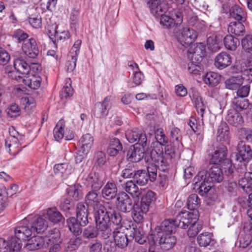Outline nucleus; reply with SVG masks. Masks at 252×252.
<instances>
[{"instance_id":"nucleus-20","label":"nucleus","mask_w":252,"mask_h":252,"mask_svg":"<svg viewBox=\"0 0 252 252\" xmlns=\"http://www.w3.org/2000/svg\"><path fill=\"white\" fill-rule=\"evenodd\" d=\"M94 142L93 136L90 133L83 135L78 141V146L84 154H87L92 148Z\"/></svg>"},{"instance_id":"nucleus-13","label":"nucleus","mask_w":252,"mask_h":252,"mask_svg":"<svg viewBox=\"0 0 252 252\" xmlns=\"http://www.w3.org/2000/svg\"><path fill=\"white\" fill-rule=\"evenodd\" d=\"M111 101V96H107L103 102H97L94 107V115L97 118H103L106 116L108 113V107Z\"/></svg>"},{"instance_id":"nucleus-3","label":"nucleus","mask_w":252,"mask_h":252,"mask_svg":"<svg viewBox=\"0 0 252 252\" xmlns=\"http://www.w3.org/2000/svg\"><path fill=\"white\" fill-rule=\"evenodd\" d=\"M237 152L231 155V161L234 164L245 168L247 163L252 159V150L245 142L240 141L237 146Z\"/></svg>"},{"instance_id":"nucleus-48","label":"nucleus","mask_w":252,"mask_h":252,"mask_svg":"<svg viewBox=\"0 0 252 252\" xmlns=\"http://www.w3.org/2000/svg\"><path fill=\"white\" fill-rule=\"evenodd\" d=\"M69 197H72L74 200L78 201L83 198L82 188L79 184H75L70 187L67 191Z\"/></svg>"},{"instance_id":"nucleus-21","label":"nucleus","mask_w":252,"mask_h":252,"mask_svg":"<svg viewBox=\"0 0 252 252\" xmlns=\"http://www.w3.org/2000/svg\"><path fill=\"white\" fill-rule=\"evenodd\" d=\"M231 56L225 52L218 54L215 59L214 64L219 69H223L231 64Z\"/></svg>"},{"instance_id":"nucleus-23","label":"nucleus","mask_w":252,"mask_h":252,"mask_svg":"<svg viewBox=\"0 0 252 252\" xmlns=\"http://www.w3.org/2000/svg\"><path fill=\"white\" fill-rule=\"evenodd\" d=\"M47 221L42 217L35 216L30 223L33 232L39 233L44 232L48 227Z\"/></svg>"},{"instance_id":"nucleus-6","label":"nucleus","mask_w":252,"mask_h":252,"mask_svg":"<svg viewBox=\"0 0 252 252\" xmlns=\"http://www.w3.org/2000/svg\"><path fill=\"white\" fill-rule=\"evenodd\" d=\"M176 36L178 42L182 46L187 48L196 39L197 33L193 29L185 28Z\"/></svg>"},{"instance_id":"nucleus-64","label":"nucleus","mask_w":252,"mask_h":252,"mask_svg":"<svg viewBox=\"0 0 252 252\" xmlns=\"http://www.w3.org/2000/svg\"><path fill=\"white\" fill-rule=\"evenodd\" d=\"M248 174H246L244 178H241L239 181V186L246 192H249L252 191V188L250 187L251 182L249 179Z\"/></svg>"},{"instance_id":"nucleus-22","label":"nucleus","mask_w":252,"mask_h":252,"mask_svg":"<svg viewBox=\"0 0 252 252\" xmlns=\"http://www.w3.org/2000/svg\"><path fill=\"white\" fill-rule=\"evenodd\" d=\"M135 181L132 180L127 181L122 185L123 189L125 192L129 194L133 198L139 199L141 194V189L135 183Z\"/></svg>"},{"instance_id":"nucleus-47","label":"nucleus","mask_w":252,"mask_h":252,"mask_svg":"<svg viewBox=\"0 0 252 252\" xmlns=\"http://www.w3.org/2000/svg\"><path fill=\"white\" fill-rule=\"evenodd\" d=\"M221 76L218 73L209 72L206 73L203 78L204 83L212 86H217L220 83Z\"/></svg>"},{"instance_id":"nucleus-18","label":"nucleus","mask_w":252,"mask_h":252,"mask_svg":"<svg viewBox=\"0 0 252 252\" xmlns=\"http://www.w3.org/2000/svg\"><path fill=\"white\" fill-rule=\"evenodd\" d=\"M84 184L93 189L99 190L103 186L102 178L98 173L94 172L90 174L85 179Z\"/></svg>"},{"instance_id":"nucleus-42","label":"nucleus","mask_w":252,"mask_h":252,"mask_svg":"<svg viewBox=\"0 0 252 252\" xmlns=\"http://www.w3.org/2000/svg\"><path fill=\"white\" fill-rule=\"evenodd\" d=\"M243 22H231L228 27V32L237 36H240L245 32Z\"/></svg>"},{"instance_id":"nucleus-32","label":"nucleus","mask_w":252,"mask_h":252,"mask_svg":"<svg viewBox=\"0 0 252 252\" xmlns=\"http://www.w3.org/2000/svg\"><path fill=\"white\" fill-rule=\"evenodd\" d=\"M14 67L18 72L23 75H28L30 72V64L24 59L18 57L14 59Z\"/></svg>"},{"instance_id":"nucleus-59","label":"nucleus","mask_w":252,"mask_h":252,"mask_svg":"<svg viewBox=\"0 0 252 252\" xmlns=\"http://www.w3.org/2000/svg\"><path fill=\"white\" fill-rule=\"evenodd\" d=\"M74 203L71 199L68 196L63 197L60 204V208L63 211H68L72 209Z\"/></svg>"},{"instance_id":"nucleus-45","label":"nucleus","mask_w":252,"mask_h":252,"mask_svg":"<svg viewBox=\"0 0 252 252\" xmlns=\"http://www.w3.org/2000/svg\"><path fill=\"white\" fill-rule=\"evenodd\" d=\"M217 140L225 141L229 138V127L225 122H221L219 126L217 131Z\"/></svg>"},{"instance_id":"nucleus-54","label":"nucleus","mask_w":252,"mask_h":252,"mask_svg":"<svg viewBox=\"0 0 252 252\" xmlns=\"http://www.w3.org/2000/svg\"><path fill=\"white\" fill-rule=\"evenodd\" d=\"M182 148H177V144L171 143L170 144L167 145L165 147V155L167 158L171 159L175 157V155L181 150Z\"/></svg>"},{"instance_id":"nucleus-58","label":"nucleus","mask_w":252,"mask_h":252,"mask_svg":"<svg viewBox=\"0 0 252 252\" xmlns=\"http://www.w3.org/2000/svg\"><path fill=\"white\" fill-rule=\"evenodd\" d=\"M241 45L245 52H252V35L248 34L243 37L241 40Z\"/></svg>"},{"instance_id":"nucleus-57","label":"nucleus","mask_w":252,"mask_h":252,"mask_svg":"<svg viewBox=\"0 0 252 252\" xmlns=\"http://www.w3.org/2000/svg\"><path fill=\"white\" fill-rule=\"evenodd\" d=\"M64 124L63 121H60L57 124L53 131L54 137L57 141H59L64 137Z\"/></svg>"},{"instance_id":"nucleus-50","label":"nucleus","mask_w":252,"mask_h":252,"mask_svg":"<svg viewBox=\"0 0 252 252\" xmlns=\"http://www.w3.org/2000/svg\"><path fill=\"white\" fill-rule=\"evenodd\" d=\"M129 237L134 239L135 242L140 244H143L146 242L143 229L140 227H133L129 234Z\"/></svg>"},{"instance_id":"nucleus-31","label":"nucleus","mask_w":252,"mask_h":252,"mask_svg":"<svg viewBox=\"0 0 252 252\" xmlns=\"http://www.w3.org/2000/svg\"><path fill=\"white\" fill-rule=\"evenodd\" d=\"M66 222L69 230L74 235H79L82 232V227L87 224H82L81 221L78 220L77 218L70 217L67 219Z\"/></svg>"},{"instance_id":"nucleus-52","label":"nucleus","mask_w":252,"mask_h":252,"mask_svg":"<svg viewBox=\"0 0 252 252\" xmlns=\"http://www.w3.org/2000/svg\"><path fill=\"white\" fill-rule=\"evenodd\" d=\"M47 216L48 219L54 223H57L64 220L61 213L56 208L49 209L47 210Z\"/></svg>"},{"instance_id":"nucleus-17","label":"nucleus","mask_w":252,"mask_h":252,"mask_svg":"<svg viewBox=\"0 0 252 252\" xmlns=\"http://www.w3.org/2000/svg\"><path fill=\"white\" fill-rule=\"evenodd\" d=\"M113 238L117 246L121 249L126 248L130 240L121 227L116 228L113 232Z\"/></svg>"},{"instance_id":"nucleus-41","label":"nucleus","mask_w":252,"mask_h":252,"mask_svg":"<svg viewBox=\"0 0 252 252\" xmlns=\"http://www.w3.org/2000/svg\"><path fill=\"white\" fill-rule=\"evenodd\" d=\"M224 84L226 89L232 91L236 90L242 85L238 75L232 76L226 79L224 82Z\"/></svg>"},{"instance_id":"nucleus-7","label":"nucleus","mask_w":252,"mask_h":252,"mask_svg":"<svg viewBox=\"0 0 252 252\" xmlns=\"http://www.w3.org/2000/svg\"><path fill=\"white\" fill-rule=\"evenodd\" d=\"M206 47L202 43H197L187 51V57L189 61L200 63L205 53Z\"/></svg>"},{"instance_id":"nucleus-56","label":"nucleus","mask_w":252,"mask_h":252,"mask_svg":"<svg viewBox=\"0 0 252 252\" xmlns=\"http://www.w3.org/2000/svg\"><path fill=\"white\" fill-rule=\"evenodd\" d=\"M155 134L157 142L160 146H165L168 143V138L166 136L163 129H157L155 131Z\"/></svg>"},{"instance_id":"nucleus-30","label":"nucleus","mask_w":252,"mask_h":252,"mask_svg":"<svg viewBox=\"0 0 252 252\" xmlns=\"http://www.w3.org/2000/svg\"><path fill=\"white\" fill-rule=\"evenodd\" d=\"M23 139H17L16 138L7 137L5 140V147L8 149L9 153L15 155L21 151L19 146L21 145Z\"/></svg>"},{"instance_id":"nucleus-63","label":"nucleus","mask_w":252,"mask_h":252,"mask_svg":"<svg viewBox=\"0 0 252 252\" xmlns=\"http://www.w3.org/2000/svg\"><path fill=\"white\" fill-rule=\"evenodd\" d=\"M160 24L165 28H170L175 26L174 19L170 16L166 15L165 13L160 16Z\"/></svg>"},{"instance_id":"nucleus-24","label":"nucleus","mask_w":252,"mask_h":252,"mask_svg":"<svg viewBox=\"0 0 252 252\" xmlns=\"http://www.w3.org/2000/svg\"><path fill=\"white\" fill-rule=\"evenodd\" d=\"M118 193L116 184L113 182H108L102 189V197L106 200H112L115 198Z\"/></svg>"},{"instance_id":"nucleus-16","label":"nucleus","mask_w":252,"mask_h":252,"mask_svg":"<svg viewBox=\"0 0 252 252\" xmlns=\"http://www.w3.org/2000/svg\"><path fill=\"white\" fill-rule=\"evenodd\" d=\"M32 231L30 223L26 225H19L15 229V237L11 238H16L17 241L21 243L22 241H26L31 236Z\"/></svg>"},{"instance_id":"nucleus-34","label":"nucleus","mask_w":252,"mask_h":252,"mask_svg":"<svg viewBox=\"0 0 252 252\" xmlns=\"http://www.w3.org/2000/svg\"><path fill=\"white\" fill-rule=\"evenodd\" d=\"M229 14L231 18L238 22H245L246 20V13L238 5L235 4L231 6Z\"/></svg>"},{"instance_id":"nucleus-60","label":"nucleus","mask_w":252,"mask_h":252,"mask_svg":"<svg viewBox=\"0 0 252 252\" xmlns=\"http://www.w3.org/2000/svg\"><path fill=\"white\" fill-rule=\"evenodd\" d=\"M77 236H73L67 243L66 248L70 251L77 249L82 243V238Z\"/></svg>"},{"instance_id":"nucleus-55","label":"nucleus","mask_w":252,"mask_h":252,"mask_svg":"<svg viewBox=\"0 0 252 252\" xmlns=\"http://www.w3.org/2000/svg\"><path fill=\"white\" fill-rule=\"evenodd\" d=\"M208 48L212 52H216L220 49V42L215 35L208 37L207 40Z\"/></svg>"},{"instance_id":"nucleus-4","label":"nucleus","mask_w":252,"mask_h":252,"mask_svg":"<svg viewBox=\"0 0 252 252\" xmlns=\"http://www.w3.org/2000/svg\"><path fill=\"white\" fill-rule=\"evenodd\" d=\"M152 238L153 245L159 246L164 251L173 249L177 243V238L172 234L158 232L154 233Z\"/></svg>"},{"instance_id":"nucleus-1","label":"nucleus","mask_w":252,"mask_h":252,"mask_svg":"<svg viewBox=\"0 0 252 252\" xmlns=\"http://www.w3.org/2000/svg\"><path fill=\"white\" fill-rule=\"evenodd\" d=\"M94 219L104 238H108L112 234V231L109 225L110 220L113 223L119 225L122 220L120 214L116 212L114 205L110 203L100 205L94 213Z\"/></svg>"},{"instance_id":"nucleus-26","label":"nucleus","mask_w":252,"mask_h":252,"mask_svg":"<svg viewBox=\"0 0 252 252\" xmlns=\"http://www.w3.org/2000/svg\"><path fill=\"white\" fill-rule=\"evenodd\" d=\"M177 227L175 220H165L162 222L159 227L156 228L155 233L162 232L164 234H172Z\"/></svg>"},{"instance_id":"nucleus-40","label":"nucleus","mask_w":252,"mask_h":252,"mask_svg":"<svg viewBox=\"0 0 252 252\" xmlns=\"http://www.w3.org/2000/svg\"><path fill=\"white\" fill-rule=\"evenodd\" d=\"M54 171L55 174H60L64 179H65L72 173V168L69 164L64 163L56 164L54 167Z\"/></svg>"},{"instance_id":"nucleus-53","label":"nucleus","mask_w":252,"mask_h":252,"mask_svg":"<svg viewBox=\"0 0 252 252\" xmlns=\"http://www.w3.org/2000/svg\"><path fill=\"white\" fill-rule=\"evenodd\" d=\"M188 208L192 212L197 210V208L200 206V200L196 194H190L187 200Z\"/></svg>"},{"instance_id":"nucleus-33","label":"nucleus","mask_w":252,"mask_h":252,"mask_svg":"<svg viewBox=\"0 0 252 252\" xmlns=\"http://www.w3.org/2000/svg\"><path fill=\"white\" fill-rule=\"evenodd\" d=\"M27 75L23 80L26 85L34 90L37 89L40 87L42 80L40 76L34 74Z\"/></svg>"},{"instance_id":"nucleus-15","label":"nucleus","mask_w":252,"mask_h":252,"mask_svg":"<svg viewBox=\"0 0 252 252\" xmlns=\"http://www.w3.org/2000/svg\"><path fill=\"white\" fill-rule=\"evenodd\" d=\"M227 149L224 145H220L217 148L214 154L210 159V162L214 165L219 164L221 163L224 164L226 158Z\"/></svg>"},{"instance_id":"nucleus-43","label":"nucleus","mask_w":252,"mask_h":252,"mask_svg":"<svg viewBox=\"0 0 252 252\" xmlns=\"http://www.w3.org/2000/svg\"><path fill=\"white\" fill-rule=\"evenodd\" d=\"M132 218L134 221L137 223H140L143 220V215L149 210L144 211L143 207L138 203H134L132 208Z\"/></svg>"},{"instance_id":"nucleus-12","label":"nucleus","mask_w":252,"mask_h":252,"mask_svg":"<svg viewBox=\"0 0 252 252\" xmlns=\"http://www.w3.org/2000/svg\"><path fill=\"white\" fill-rule=\"evenodd\" d=\"M147 4L151 12L157 18L165 13L168 10L166 1H148Z\"/></svg>"},{"instance_id":"nucleus-38","label":"nucleus","mask_w":252,"mask_h":252,"mask_svg":"<svg viewBox=\"0 0 252 252\" xmlns=\"http://www.w3.org/2000/svg\"><path fill=\"white\" fill-rule=\"evenodd\" d=\"M155 199L156 193L154 191L149 190L141 197L139 205L143 207L144 211L149 210L151 204Z\"/></svg>"},{"instance_id":"nucleus-37","label":"nucleus","mask_w":252,"mask_h":252,"mask_svg":"<svg viewBox=\"0 0 252 252\" xmlns=\"http://www.w3.org/2000/svg\"><path fill=\"white\" fill-rule=\"evenodd\" d=\"M244 228L246 234L244 238H240V243L241 247L245 248L252 244V222L247 225H245Z\"/></svg>"},{"instance_id":"nucleus-36","label":"nucleus","mask_w":252,"mask_h":252,"mask_svg":"<svg viewBox=\"0 0 252 252\" xmlns=\"http://www.w3.org/2000/svg\"><path fill=\"white\" fill-rule=\"evenodd\" d=\"M82 233L84 238L88 239L95 238L98 236V235H99L100 236L104 239H107L104 238L102 236L101 232L99 231L98 226L96 223V226L94 225H89L84 229Z\"/></svg>"},{"instance_id":"nucleus-51","label":"nucleus","mask_w":252,"mask_h":252,"mask_svg":"<svg viewBox=\"0 0 252 252\" xmlns=\"http://www.w3.org/2000/svg\"><path fill=\"white\" fill-rule=\"evenodd\" d=\"M182 135L180 129L177 127H173L170 132V141L173 144H177V148H182L183 144L181 143Z\"/></svg>"},{"instance_id":"nucleus-25","label":"nucleus","mask_w":252,"mask_h":252,"mask_svg":"<svg viewBox=\"0 0 252 252\" xmlns=\"http://www.w3.org/2000/svg\"><path fill=\"white\" fill-rule=\"evenodd\" d=\"M49 242L45 243L44 238L36 236L28 240L26 247L30 251L38 250L41 248L48 247Z\"/></svg>"},{"instance_id":"nucleus-10","label":"nucleus","mask_w":252,"mask_h":252,"mask_svg":"<svg viewBox=\"0 0 252 252\" xmlns=\"http://www.w3.org/2000/svg\"><path fill=\"white\" fill-rule=\"evenodd\" d=\"M47 34L54 43L56 41L64 40L70 37V33L68 31L59 30L57 26H49L47 28Z\"/></svg>"},{"instance_id":"nucleus-49","label":"nucleus","mask_w":252,"mask_h":252,"mask_svg":"<svg viewBox=\"0 0 252 252\" xmlns=\"http://www.w3.org/2000/svg\"><path fill=\"white\" fill-rule=\"evenodd\" d=\"M225 48L231 51H235L239 45V39L231 35H227L223 39Z\"/></svg>"},{"instance_id":"nucleus-19","label":"nucleus","mask_w":252,"mask_h":252,"mask_svg":"<svg viewBox=\"0 0 252 252\" xmlns=\"http://www.w3.org/2000/svg\"><path fill=\"white\" fill-rule=\"evenodd\" d=\"M194 107L196 110L199 118L202 121L203 120L204 112L206 110V106L202 100V98L198 92H195L192 94H189Z\"/></svg>"},{"instance_id":"nucleus-9","label":"nucleus","mask_w":252,"mask_h":252,"mask_svg":"<svg viewBox=\"0 0 252 252\" xmlns=\"http://www.w3.org/2000/svg\"><path fill=\"white\" fill-rule=\"evenodd\" d=\"M145 147L137 144L130 146L126 153L127 160L132 162L140 161L145 155Z\"/></svg>"},{"instance_id":"nucleus-39","label":"nucleus","mask_w":252,"mask_h":252,"mask_svg":"<svg viewBox=\"0 0 252 252\" xmlns=\"http://www.w3.org/2000/svg\"><path fill=\"white\" fill-rule=\"evenodd\" d=\"M234 108L238 111H242L247 109L250 104L249 100L245 98L234 96L231 100Z\"/></svg>"},{"instance_id":"nucleus-14","label":"nucleus","mask_w":252,"mask_h":252,"mask_svg":"<svg viewBox=\"0 0 252 252\" xmlns=\"http://www.w3.org/2000/svg\"><path fill=\"white\" fill-rule=\"evenodd\" d=\"M22 48L26 55L31 58H35L39 54V49L34 38H31L25 41Z\"/></svg>"},{"instance_id":"nucleus-5","label":"nucleus","mask_w":252,"mask_h":252,"mask_svg":"<svg viewBox=\"0 0 252 252\" xmlns=\"http://www.w3.org/2000/svg\"><path fill=\"white\" fill-rule=\"evenodd\" d=\"M198 211L194 212H181L176 217L175 220L178 227L186 229L192 223L196 222L198 219Z\"/></svg>"},{"instance_id":"nucleus-8","label":"nucleus","mask_w":252,"mask_h":252,"mask_svg":"<svg viewBox=\"0 0 252 252\" xmlns=\"http://www.w3.org/2000/svg\"><path fill=\"white\" fill-rule=\"evenodd\" d=\"M117 208L122 212H129L134 207L132 200L125 192H120L117 198Z\"/></svg>"},{"instance_id":"nucleus-35","label":"nucleus","mask_w":252,"mask_h":252,"mask_svg":"<svg viewBox=\"0 0 252 252\" xmlns=\"http://www.w3.org/2000/svg\"><path fill=\"white\" fill-rule=\"evenodd\" d=\"M123 149V145L120 140L117 138L112 139L107 148L108 155L112 157L117 156Z\"/></svg>"},{"instance_id":"nucleus-46","label":"nucleus","mask_w":252,"mask_h":252,"mask_svg":"<svg viewBox=\"0 0 252 252\" xmlns=\"http://www.w3.org/2000/svg\"><path fill=\"white\" fill-rule=\"evenodd\" d=\"M198 244L201 247L213 246L215 241L212 238V235L208 232L200 234L197 239Z\"/></svg>"},{"instance_id":"nucleus-28","label":"nucleus","mask_w":252,"mask_h":252,"mask_svg":"<svg viewBox=\"0 0 252 252\" xmlns=\"http://www.w3.org/2000/svg\"><path fill=\"white\" fill-rule=\"evenodd\" d=\"M88 205H85L83 202H79L76 207V218L79 221H81L82 224L88 223V216L89 214Z\"/></svg>"},{"instance_id":"nucleus-62","label":"nucleus","mask_w":252,"mask_h":252,"mask_svg":"<svg viewBox=\"0 0 252 252\" xmlns=\"http://www.w3.org/2000/svg\"><path fill=\"white\" fill-rule=\"evenodd\" d=\"M190 61L188 65V70L189 73L195 75L200 74L203 70L202 67L200 65V63H196L193 61Z\"/></svg>"},{"instance_id":"nucleus-61","label":"nucleus","mask_w":252,"mask_h":252,"mask_svg":"<svg viewBox=\"0 0 252 252\" xmlns=\"http://www.w3.org/2000/svg\"><path fill=\"white\" fill-rule=\"evenodd\" d=\"M136 168L133 163H128L126 168L123 170L122 176L124 178H133L134 179V174L136 172Z\"/></svg>"},{"instance_id":"nucleus-44","label":"nucleus","mask_w":252,"mask_h":252,"mask_svg":"<svg viewBox=\"0 0 252 252\" xmlns=\"http://www.w3.org/2000/svg\"><path fill=\"white\" fill-rule=\"evenodd\" d=\"M134 181L140 186H144L148 184L150 180L149 176L148 175L145 170H137L134 174Z\"/></svg>"},{"instance_id":"nucleus-2","label":"nucleus","mask_w":252,"mask_h":252,"mask_svg":"<svg viewBox=\"0 0 252 252\" xmlns=\"http://www.w3.org/2000/svg\"><path fill=\"white\" fill-rule=\"evenodd\" d=\"M224 179V175L220 167L213 165L209 171H199L194 178L195 184L198 185V192L201 195H204L211 189L212 183H221Z\"/></svg>"},{"instance_id":"nucleus-29","label":"nucleus","mask_w":252,"mask_h":252,"mask_svg":"<svg viewBox=\"0 0 252 252\" xmlns=\"http://www.w3.org/2000/svg\"><path fill=\"white\" fill-rule=\"evenodd\" d=\"M239 112L234 109H230L228 111L226 120L230 125L238 126L243 123V118Z\"/></svg>"},{"instance_id":"nucleus-27","label":"nucleus","mask_w":252,"mask_h":252,"mask_svg":"<svg viewBox=\"0 0 252 252\" xmlns=\"http://www.w3.org/2000/svg\"><path fill=\"white\" fill-rule=\"evenodd\" d=\"M98 190L92 189L89 191L85 196V201L87 205L92 206L94 209L99 208L100 205V196L97 192Z\"/></svg>"},{"instance_id":"nucleus-11","label":"nucleus","mask_w":252,"mask_h":252,"mask_svg":"<svg viewBox=\"0 0 252 252\" xmlns=\"http://www.w3.org/2000/svg\"><path fill=\"white\" fill-rule=\"evenodd\" d=\"M126 136L130 143L137 142L136 144L146 146L147 138L145 133L141 130H130L126 132Z\"/></svg>"}]
</instances>
